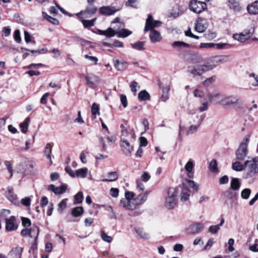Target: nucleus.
Instances as JSON below:
<instances>
[{"label": "nucleus", "mask_w": 258, "mask_h": 258, "mask_svg": "<svg viewBox=\"0 0 258 258\" xmlns=\"http://www.w3.org/2000/svg\"><path fill=\"white\" fill-rule=\"evenodd\" d=\"M244 166L246 172L245 178L252 177L258 173V159L248 157V159L244 162Z\"/></svg>", "instance_id": "f257e3e1"}, {"label": "nucleus", "mask_w": 258, "mask_h": 258, "mask_svg": "<svg viewBox=\"0 0 258 258\" xmlns=\"http://www.w3.org/2000/svg\"><path fill=\"white\" fill-rule=\"evenodd\" d=\"M179 191L177 188L170 187L168 189V196L165 199V206L169 210L173 209L177 202V196Z\"/></svg>", "instance_id": "f03ea898"}, {"label": "nucleus", "mask_w": 258, "mask_h": 258, "mask_svg": "<svg viewBox=\"0 0 258 258\" xmlns=\"http://www.w3.org/2000/svg\"><path fill=\"white\" fill-rule=\"evenodd\" d=\"M213 69V67L205 64H195L193 66H188L187 73L194 76H201L204 73Z\"/></svg>", "instance_id": "7ed1b4c3"}, {"label": "nucleus", "mask_w": 258, "mask_h": 258, "mask_svg": "<svg viewBox=\"0 0 258 258\" xmlns=\"http://www.w3.org/2000/svg\"><path fill=\"white\" fill-rule=\"evenodd\" d=\"M250 136L247 135L244 138L243 141L240 143L238 148L235 155L236 159L238 160H242L245 159L248 154L247 145L249 142Z\"/></svg>", "instance_id": "20e7f679"}, {"label": "nucleus", "mask_w": 258, "mask_h": 258, "mask_svg": "<svg viewBox=\"0 0 258 258\" xmlns=\"http://www.w3.org/2000/svg\"><path fill=\"white\" fill-rule=\"evenodd\" d=\"M229 58L228 55L215 56L209 58L206 63L208 66L213 67L214 69L218 65L229 61Z\"/></svg>", "instance_id": "39448f33"}, {"label": "nucleus", "mask_w": 258, "mask_h": 258, "mask_svg": "<svg viewBox=\"0 0 258 258\" xmlns=\"http://www.w3.org/2000/svg\"><path fill=\"white\" fill-rule=\"evenodd\" d=\"M190 11L197 14H200L207 8V4L205 2L197 0H191L189 4Z\"/></svg>", "instance_id": "423d86ee"}, {"label": "nucleus", "mask_w": 258, "mask_h": 258, "mask_svg": "<svg viewBox=\"0 0 258 258\" xmlns=\"http://www.w3.org/2000/svg\"><path fill=\"white\" fill-rule=\"evenodd\" d=\"M162 22L160 21L154 20L151 14L148 15L146 21L144 31L147 32L149 30H155L154 28L161 26Z\"/></svg>", "instance_id": "0eeeda50"}, {"label": "nucleus", "mask_w": 258, "mask_h": 258, "mask_svg": "<svg viewBox=\"0 0 258 258\" xmlns=\"http://www.w3.org/2000/svg\"><path fill=\"white\" fill-rule=\"evenodd\" d=\"M206 95L210 103L212 104L220 103L222 96L219 91H215L212 92L209 90H207Z\"/></svg>", "instance_id": "6e6552de"}, {"label": "nucleus", "mask_w": 258, "mask_h": 258, "mask_svg": "<svg viewBox=\"0 0 258 258\" xmlns=\"http://www.w3.org/2000/svg\"><path fill=\"white\" fill-rule=\"evenodd\" d=\"M120 145L123 154L126 156H131L134 150V147L125 138L121 139Z\"/></svg>", "instance_id": "1a4fd4ad"}, {"label": "nucleus", "mask_w": 258, "mask_h": 258, "mask_svg": "<svg viewBox=\"0 0 258 258\" xmlns=\"http://www.w3.org/2000/svg\"><path fill=\"white\" fill-rule=\"evenodd\" d=\"M205 117V116L204 115H196V117L197 118V120H194V122H195L197 124L195 125H191L189 126L188 130L187 132V134H193L194 133H196L197 131L198 127L201 125L202 122L204 120Z\"/></svg>", "instance_id": "9d476101"}, {"label": "nucleus", "mask_w": 258, "mask_h": 258, "mask_svg": "<svg viewBox=\"0 0 258 258\" xmlns=\"http://www.w3.org/2000/svg\"><path fill=\"white\" fill-rule=\"evenodd\" d=\"M172 47L179 52H185V48L190 47V45L183 41H176L172 43Z\"/></svg>", "instance_id": "9b49d317"}, {"label": "nucleus", "mask_w": 258, "mask_h": 258, "mask_svg": "<svg viewBox=\"0 0 258 258\" xmlns=\"http://www.w3.org/2000/svg\"><path fill=\"white\" fill-rule=\"evenodd\" d=\"M239 98L236 96H229L221 99L220 104L223 105H230L238 102Z\"/></svg>", "instance_id": "f8f14e48"}, {"label": "nucleus", "mask_w": 258, "mask_h": 258, "mask_svg": "<svg viewBox=\"0 0 258 258\" xmlns=\"http://www.w3.org/2000/svg\"><path fill=\"white\" fill-rule=\"evenodd\" d=\"M87 85L90 87H95L99 82V78L97 76L91 74L85 76Z\"/></svg>", "instance_id": "ddd939ff"}, {"label": "nucleus", "mask_w": 258, "mask_h": 258, "mask_svg": "<svg viewBox=\"0 0 258 258\" xmlns=\"http://www.w3.org/2000/svg\"><path fill=\"white\" fill-rule=\"evenodd\" d=\"M16 218L14 216L9 219H6V230L8 231H12L18 228V226L15 224Z\"/></svg>", "instance_id": "4468645a"}, {"label": "nucleus", "mask_w": 258, "mask_h": 258, "mask_svg": "<svg viewBox=\"0 0 258 258\" xmlns=\"http://www.w3.org/2000/svg\"><path fill=\"white\" fill-rule=\"evenodd\" d=\"M68 185L62 184L60 187H57L54 184H50L48 187V189L52 190L56 195H60L64 193L67 189Z\"/></svg>", "instance_id": "2eb2a0df"}, {"label": "nucleus", "mask_w": 258, "mask_h": 258, "mask_svg": "<svg viewBox=\"0 0 258 258\" xmlns=\"http://www.w3.org/2000/svg\"><path fill=\"white\" fill-rule=\"evenodd\" d=\"M6 195L7 199L14 204H17L19 203L17 195L14 194V189L12 187L9 186L8 187Z\"/></svg>", "instance_id": "dca6fc26"}, {"label": "nucleus", "mask_w": 258, "mask_h": 258, "mask_svg": "<svg viewBox=\"0 0 258 258\" xmlns=\"http://www.w3.org/2000/svg\"><path fill=\"white\" fill-rule=\"evenodd\" d=\"M99 13L102 15L110 16L114 14L117 10L112 7L103 6L99 8Z\"/></svg>", "instance_id": "f3484780"}, {"label": "nucleus", "mask_w": 258, "mask_h": 258, "mask_svg": "<svg viewBox=\"0 0 258 258\" xmlns=\"http://www.w3.org/2000/svg\"><path fill=\"white\" fill-rule=\"evenodd\" d=\"M149 31V38L152 43L160 42L162 40V36L159 32L155 30H151Z\"/></svg>", "instance_id": "a211bd4d"}, {"label": "nucleus", "mask_w": 258, "mask_h": 258, "mask_svg": "<svg viewBox=\"0 0 258 258\" xmlns=\"http://www.w3.org/2000/svg\"><path fill=\"white\" fill-rule=\"evenodd\" d=\"M204 225L201 223H197L190 225L187 229V231L190 234H196L200 232L203 229Z\"/></svg>", "instance_id": "6ab92c4d"}, {"label": "nucleus", "mask_w": 258, "mask_h": 258, "mask_svg": "<svg viewBox=\"0 0 258 258\" xmlns=\"http://www.w3.org/2000/svg\"><path fill=\"white\" fill-rule=\"evenodd\" d=\"M84 11H81L79 13L78 15H84V18H89L91 15L96 13L97 8L93 5V4L89 5Z\"/></svg>", "instance_id": "aec40b11"}, {"label": "nucleus", "mask_w": 258, "mask_h": 258, "mask_svg": "<svg viewBox=\"0 0 258 258\" xmlns=\"http://www.w3.org/2000/svg\"><path fill=\"white\" fill-rule=\"evenodd\" d=\"M194 162L189 160L185 164L184 168L187 172V176L190 178L194 177V172L193 171L194 168Z\"/></svg>", "instance_id": "412c9836"}, {"label": "nucleus", "mask_w": 258, "mask_h": 258, "mask_svg": "<svg viewBox=\"0 0 258 258\" xmlns=\"http://www.w3.org/2000/svg\"><path fill=\"white\" fill-rule=\"evenodd\" d=\"M22 251L23 248L19 246L13 248L10 251L9 256L10 258H21Z\"/></svg>", "instance_id": "4be33fe9"}, {"label": "nucleus", "mask_w": 258, "mask_h": 258, "mask_svg": "<svg viewBox=\"0 0 258 258\" xmlns=\"http://www.w3.org/2000/svg\"><path fill=\"white\" fill-rule=\"evenodd\" d=\"M107 178H102V181L112 182L116 180L118 178V174L116 171L109 172L107 173L106 175Z\"/></svg>", "instance_id": "5701e85b"}, {"label": "nucleus", "mask_w": 258, "mask_h": 258, "mask_svg": "<svg viewBox=\"0 0 258 258\" xmlns=\"http://www.w3.org/2000/svg\"><path fill=\"white\" fill-rule=\"evenodd\" d=\"M120 206L126 208L127 209L133 210L136 208L135 204L133 203V201L127 200L126 199H122L120 201Z\"/></svg>", "instance_id": "b1692460"}, {"label": "nucleus", "mask_w": 258, "mask_h": 258, "mask_svg": "<svg viewBox=\"0 0 258 258\" xmlns=\"http://www.w3.org/2000/svg\"><path fill=\"white\" fill-rule=\"evenodd\" d=\"M228 6L230 9L235 12H238L240 10L239 0H228Z\"/></svg>", "instance_id": "393cba45"}, {"label": "nucleus", "mask_w": 258, "mask_h": 258, "mask_svg": "<svg viewBox=\"0 0 258 258\" xmlns=\"http://www.w3.org/2000/svg\"><path fill=\"white\" fill-rule=\"evenodd\" d=\"M223 196L225 201H228L234 199L237 195V193L231 189H229L223 193Z\"/></svg>", "instance_id": "a878e982"}, {"label": "nucleus", "mask_w": 258, "mask_h": 258, "mask_svg": "<svg viewBox=\"0 0 258 258\" xmlns=\"http://www.w3.org/2000/svg\"><path fill=\"white\" fill-rule=\"evenodd\" d=\"M195 30L199 33H202L207 29V25L203 23L201 19H199L195 25Z\"/></svg>", "instance_id": "bb28decb"}, {"label": "nucleus", "mask_w": 258, "mask_h": 258, "mask_svg": "<svg viewBox=\"0 0 258 258\" xmlns=\"http://www.w3.org/2000/svg\"><path fill=\"white\" fill-rule=\"evenodd\" d=\"M248 12L252 15L258 14V1H255L251 5H249L247 7Z\"/></svg>", "instance_id": "cd10ccee"}, {"label": "nucleus", "mask_w": 258, "mask_h": 258, "mask_svg": "<svg viewBox=\"0 0 258 258\" xmlns=\"http://www.w3.org/2000/svg\"><path fill=\"white\" fill-rule=\"evenodd\" d=\"M240 185L241 183L238 178L233 177L231 179L230 183V187L231 189L235 191L238 190Z\"/></svg>", "instance_id": "c85d7f7f"}, {"label": "nucleus", "mask_w": 258, "mask_h": 258, "mask_svg": "<svg viewBox=\"0 0 258 258\" xmlns=\"http://www.w3.org/2000/svg\"><path fill=\"white\" fill-rule=\"evenodd\" d=\"M52 146L51 145L50 143H47L45 147L44 153L46 158L49 160L50 164H51L52 163V161L51 159V154L52 152Z\"/></svg>", "instance_id": "c756f323"}, {"label": "nucleus", "mask_w": 258, "mask_h": 258, "mask_svg": "<svg viewBox=\"0 0 258 258\" xmlns=\"http://www.w3.org/2000/svg\"><path fill=\"white\" fill-rule=\"evenodd\" d=\"M180 194V201L181 202H185L188 200L191 194V191L187 188H183L181 190Z\"/></svg>", "instance_id": "7c9ffc66"}, {"label": "nucleus", "mask_w": 258, "mask_h": 258, "mask_svg": "<svg viewBox=\"0 0 258 258\" xmlns=\"http://www.w3.org/2000/svg\"><path fill=\"white\" fill-rule=\"evenodd\" d=\"M29 232L30 237L31 238L34 237L35 240L36 241L37 239V237L39 233V228L36 226L33 225L30 229Z\"/></svg>", "instance_id": "2f4dec72"}, {"label": "nucleus", "mask_w": 258, "mask_h": 258, "mask_svg": "<svg viewBox=\"0 0 258 258\" xmlns=\"http://www.w3.org/2000/svg\"><path fill=\"white\" fill-rule=\"evenodd\" d=\"M147 199L146 195L143 193L139 194L136 199L134 200L135 202V205H140L143 204Z\"/></svg>", "instance_id": "473e14b6"}, {"label": "nucleus", "mask_w": 258, "mask_h": 258, "mask_svg": "<svg viewBox=\"0 0 258 258\" xmlns=\"http://www.w3.org/2000/svg\"><path fill=\"white\" fill-rule=\"evenodd\" d=\"M114 67L118 71H123L127 68V64L125 61L116 60L114 62Z\"/></svg>", "instance_id": "72a5a7b5"}, {"label": "nucleus", "mask_w": 258, "mask_h": 258, "mask_svg": "<svg viewBox=\"0 0 258 258\" xmlns=\"http://www.w3.org/2000/svg\"><path fill=\"white\" fill-rule=\"evenodd\" d=\"M84 213V209L82 207H77L72 210V215L74 217H78L82 215Z\"/></svg>", "instance_id": "f704fd0d"}, {"label": "nucleus", "mask_w": 258, "mask_h": 258, "mask_svg": "<svg viewBox=\"0 0 258 258\" xmlns=\"http://www.w3.org/2000/svg\"><path fill=\"white\" fill-rule=\"evenodd\" d=\"M182 14V12L179 7H174L170 12L169 17H173L174 18H176L179 16L181 15Z\"/></svg>", "instance_id": "c9c22d12"}, {"label": "nucleus", "mask_w": 258, "mask_h": 258, "mask_svg": "<svg viewBox=\"0 0 258 258\" xmlns=\"http://www.w3.org/2000/svg\"><path fill=\"white\" fill-rule=\"evenodd\" d=\"M88 171V170L87 168H83L77 170L76 171L75 176L80 178H85L86 177Z\"/></svg>", "instance_id": "e433bc0d"}, {"label": "nucleus", "mask_w": 258, "mask_h": 258, "mask_svg": "<svg viewBox=\"0 0 258 258\" xmlns=\"http://www.w3.org/2000/svg\"><path fill=\"white\" fill-rule=\"evenodd\" d=\"M232 168L236 171H241L245 169V166L240 162L236 161L232 163Z\"/></svg>", "instance_id": "4c0bfd02"}, {"label": "nucleus", "mask_w": 258, "mask_h": 258, "mask_svg": "<svg viewBox=\"0 0 258 258\" xmlns=\"http://www.w3.org/2000/svg\"><path fill=\"white\" fill-rule=\"evenodd\" d=\"M96 21V18L91 20H87L85 19H82L81 22L83 25V26L86 28H88L94 25L95 22Z\"/></svg>", "instance_id": "58836bf2"}, {"label": "nucleus", "mask_w": 258, "mask_h": 258, "mask_svg": "<svg viewBox=\"0 0 258 258\" xmlns=\"http://www.w3.org/2000/svg\"><path fill=\"white\" fill-rule=\"evenodd\" d=\"M136 233L142 238L147 239L149 238V234L145 232L141 228H137L135 229Z\"/></svg>", "instance_id": "ea45409f"}, {"label": "nucleus", "mask_w": 258, "mask_h": 258, "mask_svg": "<svg viewBox=\"0 0 258 258\" xmlns=\"http://www.w3.org/2000/svg\"><path fill=\"white\" fill-rule=\"evenodd\" d=\"M30 120V118L27 117L22 123L20 124L21 132L25 134L27 132Z\"/></svg>", "instance_id": "a19ab883"}, {"label": "nucleus", "mask_w": 258, "mask_h": 258, "mask_svg": "<svg viewBox=\"0 0 258 258\" xmlns=\"http://www.w3.org/2000/svg\"><path fill=\"white\" fill-rule=\"evenodd\" d=\"M246 37V35H244L242 32L239 34H234L233 35V38L240 42H243L248 40Z\"/></svg>", "instance_id": "79ce46f5"}, {"label": "nucleus", "mask_w": 258, "mask_h": 258, "mask_svg": "<svg viewBox=\"0 0 258 258\" xmlns=\"http://www.w3.org/2000/svg\"><path fill=\"white\" fill-rule=\"evenodd\" d=\"M145 42L144 41H138L135 43L131 44L132 47L138 50H143L145 49L144 47Z\"/></svg>", "instance_id": "37998d69"}, {"label": "nucleus", "mask_w": 258, "mask_h": 258, "mask_svg": "<svg viewBox=\"0 0 258 258\" xmlns=\"http://www.w3.org/2000/svg\"><path fill=\"white\" fill-rule=\"evenodd\" d=\"M138 98L141 100L146 101L149 99L150 95L146 90L141 91L138 94Z\"/></svg>", "instance_id": "c03bdc74"}, {"label": "nucleus", "mask_w": 258, "mask_h": 258, "mask_svg": "<svg viewBox=\"0 0 258 258\" xmlns=\"http://www.w3.org/2000/svg\"><path fill=\"white\" fill-rule=\"evenodd\" d=\"M163 94L161 97V99L162 101L165 102L167 100H168V93L170 90V88L169 86H167L165 88L163 87Z\"/></svg>", "instance_id": "a18cd8bd"}, {"label": "nucleus", "mask_w": 258, "mask_h": 258, "mask_svg": "<svg viewBox=\"0 0 258 258\" xmlns=\"http://www.w3.org/2000/svg\"><path fill=\"white\" fill-rule=\"evenodd\" d=\"M132 32L126 29H122L117 32L116 33L118 37L125 38L131 34Z\"/></svg>", "instance_id": "49530a36"}, {"label": "nucleus", "mask_w": 258, "mask_h": 258, "mask_svg": "<svg viewBox=\"0 0 258 258\" xmlns=\"http://www.w3.org/2000/svg\"><path fill=\"white\" fill-rule=\"evenodd\" d=\"M209 170L213 172H217L218 171L217 163L215 159H213L209 165Z\"/></svg>", "instance_id": "de8ad7c7"}, {"label": "nucleus", "mask_w": 258, "mask_h": 258, "mask_svg": "<svg viewBox=\"0 0 258 258\" xmlns=\"http://www.w3.org/2000/svg\"><path fill=\"white\" fill-rule=\"evenodd\" d=\"M209 108V103L207 100L201 101V105L198 107V109L200 112L207 111Z\"/></svg>", "instance_id": "09e8293b"}, {"label": "nucleus", "mask_w": 258, "mask_h": 258, "mask_svg": "<svg viewBox=\"0 0 258 258\" xmlns=\"http://www.w3.org/2000/svg\"><path fill=\"white\" fill-rule=\"evenodd\" d=\"M42 16L50 23L54 25H58L59 21L57 19L51 17L45 12H42Z\"/></svg>", "instance_id": "8fccbe9b"}, {"label": "nucleus", "mask_w": 258, "mask_h": 258, "mask_svg": "<svg viewBox=\"0 0 258 258\" xmlns=\"http://www.w3.org/2000/svg\"><path fill=\"white\" fill-rule=\"evenodd\" d=\"M83 194L81 191L78 192L74 198V204H79L82 203L83 199Z\"/></svg>", "instance_id": "3c124183"}, {"label": "nucleus", "mask_w": 258, "mask_h": 258, "mask_svg": "<svg viewBox=\"0 0 258 258\" xmlns=\"http://www.w3.org/2000/svg\"><path fill=\"white\" fill-rule=\"evenodd\" d=\"M68 201V199H64L62 200L58 205L57 211L59 213H62L63 209H64L67 207V202Z\"/></svg>", "instance_id": "603ef678"}, {"label": "nucleus", "mask_w": 258, "mask_h": 258, "mask_svg": "<svg viewBox=\"0 0 258 258\" xmlns=\"http://www.w3.org/2000/svg\"><path fill=\"white\" fill-rule=\"evenodd\" d=\"M251 190L249 188H245L241 191V196L243 199H248L251 194Z\"/></svg>", "instance_id": "864d4df0"}, {"label": "nucleus", "mask_w": 258, "mask_h": 258, "mask_svg": "<svg viewBox=\"0 0 258 258\" xmlns=\"http://www.w3.org/2000/svg\"><path fill=\"white\" fill-rule=\"evenodd\" d=\"M91 113L93 115H96V114H100L99 112V107L98 104L94 103L91 107Z\"/></svg>", "instance_id": "5fc2aeb1"}, {"label": "nucleus", "mask_w": 258, "mask_h": 258, "mask_svg": "<svg viewBox=\"0 0 258 258\" xmlns=\"http://www.w3.org/2000/svg\"><path fill=\"white\" fill-rule=\"evenodd\" d=\"M254 31V29L253 27H251L249 29L244 30L242 33L244 35H246V38L248 39L253 35Z\"/></svg>", "instance_id": "6e6d98bb"}, {"label": "nucleus", "mask_w": 258, "mask_h": 258, "mask_svg": "<svg viewBox=\"0 0 258 258\" xmlns=\"http://www.w3.org/2000/svg\"><path fill=\"white\" fill-rule=\"evenodd\" d=\"M203 60V58L201 54H195L193 55V57L192 58V60L194 63H200Z\"/></svg>", "instance_id": "4d7b16f0"}, {"label": "nucleus", "mask_w": 258, "mask_h": 258, "mask_svg": "<svg viewBox=\"0 0 258 258\" xmlns=\"http://www.w3.org/2000/svg\"><path fill=\"white\" fill-rule=\"evenodd\" d=\"M101 238L106 242H111L112 240V238L111 236L107 235L104 231H101Z\"/></svg>", "instance_id": "13d9d810"}, {"label": "nucleus", "mask_w": 258, "mask_h": 258, "mask_svg": "<svg viewBox=\"0 0 258 258\" xmlns=\"http://www.w3.org/2000/svg\"><path fill=\"white\" fill-rule=\"evenodd\" d=\"M5 164L8 170L10 173V177H12L13 174V169L12 166V163L10 161H5Z\"/></svg>", "instance_id": "bf43d9fd"}, {"label": "nucleus", "mask_w": 258, "mask_h": 258, "mask_svg": "<svg viewBox=\"0 0 258 258\" xmlns=\"http://www.w3.org/2000/svg\"><path fill=\"white\" fill-rule=\"evenodd\" d=\"M220 229V227L218 225H212L210 226L209 228V231L212 234H216L218 232L219 230Z\"/></svg>", "instance_id": "052dcab7"}, {"label": "nucleus", "mask_w": 258, "mask_h": 258, "mask_svg": "<svg viewBox=\"0 0 258 258\" xmlns=\"http://www.w3.org/2000/svg\"><path fill=\"white\" fill-rule=\"evenodd\" d=\"M14 37L15 40L17 42L20 43V42L21 41V38L20 36V32L19 30H16L15 31L14 33Z\"/></svg>", "instance_id": "680f3d73"}, {"label": "nucleus", "mask_w": 258, "mask_h": 258, "mask_svg": "<svg viewBox=\"0 0 258 258\" xmlns=\"http://www.w3.org/2000/svg\"><path fill=\"white\" fill-rule=\"evenodd\" d=\"M22 225L24 227H29L31 225V221L28 218L22 217Z\"/></svg>", "instance_id": "e2e57ef3"}, {"label": "nucleus", "mask_w": 258, "mask_h": 258, "mask_svg": "<svg viewBox=\"0 0 258 258\" xmlns=\"http://www.w3.org/2000/svg\"><path fill=\"white\" fill-rule=\"evenodd\" d=\"M215 80V76H212L209 78L207 79L206 80L204 81L203 82V85L204 86H207L210 85L211 84L213 83Z\"/></svg>", "instance_id": "0e129e2a"}, {"label": "nucleus", "mask_w": 258, "mask_h": 258, "mask_svg": "<svg viewBox=\"0 0 258 258\" xmlns=\"http://www.w3.org/2000/svg\"><path fill=\"white\" fill-rule=\"evenodd\" d=\"M106 36L108 37H111L114 36L115 34H116L117 32L111 28H108L106 30Z\"/></svg>", "instance_id": "69168bd1"}, {"label": "nucleus", "mask_w": 258, "mask_h": 258, "mask_svg": "<svg viewBox=\"0 0 258 258\" xmlns=\"http://www.w3.org/2000/svg\"><path fill=\"white\" fill-rule=\"evenodd\" d=\"M204 95V93L202 90L196 89L194 92V96L195 97H202Z\"/></svg>", "instance_id": "338daca9"}, {"label": "nucleus", "mask_w": 258, "mask_h": 258, "mask_svg": "<svg viewBox=\"0 0 258 258\" xmlns=\"http://www.w3.org/2000/svg\"><path fill=\"white\" fill-rule=\"evenodd\" d=\"M250 78H253L255 81V83L252 84L253 86H258V75L254 73L249 74Z\"/></svg>", "instance_id": "774afa93"}]
</instances>
